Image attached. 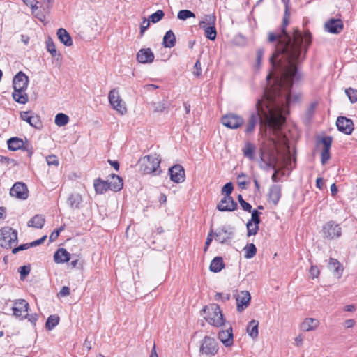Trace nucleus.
I'll list each match as a JSON object with an SVG mask.
<instances>
[{"instance_id":"f257e3e1","label":"nucleus","mask_w":357,"mask_h":357,"mask_svg":"<svg viewBox=\"0 0 357 357\" xmlns=\"http://www.w3.org/2000/svg\"><path fill=\"white\" fill-rule=\"evenodd\" d=\"M289 16L287 2L280 29L268 34L269 43L277 42L269 61L272 66H275L278 62L287 61V66L284 67L286 72H288V68H291V73H295L296 69L292 65L294 61L305 59L307 48L312 43V35L309 31L302 34L298 29H295L292 36L288 33L286 27L289 24Z\"/></svg>"},{"instance_id":"f03ea898","label":"nucleus","mask_w":357,"mask_h":357,"mask_svg":"<svg viewBox=\"0 0 357 357\" xmlns=\"http://www.w3.org/2000/svg\"><path fill=\"white\" fill-rule=\"evenodd\" d=\"M303 59H298L294 61V68L296 70V73H290L291 70L286 72L284 69L287 66V61L278 62L275 66H272L275 70H279V75L273 79V83H271L270 79L271 75L269 74L266 77L268 82L267 86L264 89V92H270L273 93V104L275 103L280 109V112L282 114L284 122L286 119V115L289 114V106L293 102H297L301 99V94H294L293 96L291 94V89L294 83L298 81L301 78V74L298 70V64L302 62ZM290 70V69H289Z\"/></svg>"},{"instance_id":"7ed1b4c3","label":"nucleus","mask_w":357,"mask_h":357,"mask_svg":"<svg viewBox=\"0 0 357 357\" xmlns=\"http://www.w3.org/2000/svg\"><path fill=\"white\" fill-rule=\"evenodd\" d=\"M272 101L273 93L268 91L264 92L262 98L257 100L255 109L250 111L245 123L244 132L246 135L253 134L258 123L275 131L280 130L284 123V118L278 106L275 103L271 105Z\"/></svg>"},{"instance_id":"20e7f679","label":"nucleus","mask_w":357,"mask_h":357,"mask_svg":"<svg viewBox=\"0 0 357 357\" xmlns=\"http://www.w3.org/2000/svg\"><path fill=\"white\" fill-rule=\"evenodd\" d=\"M29 84V77L23 72L17 73L13 79L14 91L12 94L13 99L18 103L25 104L29 98L25 93Z\"/></svg>"},{"instance_id":"39448f33","label":"nucleus","mask_w":357,"mask_h":357,"mask_svg":"<svg viewBox=\"0 0 357 357\" xmlns=\"http://www.w3.org/2000/svg\"><path fill=\"white\" fill-rule=\"evenodd\" d=\"M202 311L206 314L204 319L210 325L219 328L225 324L224 314L218 304L211 303L205 306Z\"/></svg>"},{"instance_id":"423d86ee","label":"nucleus","mask_w":357,"mask_h":357,"mask_svg":"<svg viewBox=\"0 0 357 357\" xmlns=\"http://www.w3.org/2000/svg\"><path fill=\"white\" fill-rule=\"evenodd\" d=\"M161 160L157 154H151L141 158L139 160L140 171L145 174L155 173V175L160 174V167Z\"/></svg>"},{"instance_id":"0eeeda50","label":"nucleus","mask_w":357,"mask_h":357,"mask_svg":"<svg viewBox=\"0 0 357 357\" xmlns=\"http://www.w3.org/2000/svg\"><path fill=\"white\" fill-rule=\"evenodd\" d=\"M17 243V231L10 227L0 229V245L6 249L11 248Z\"/></svg>"},{"instance_id":"6e6552de","label":"nucleus","mask_w":357,"mask_h":357,"mask_svg":"<svg viewBox=\"0 0 357 357\" xmlns=\"http://www.w3.org/2000/svg\"><path fill=\"white\" fill-rule=\"evenodd\" d=\"M271 148L268 149L267 155L264 151H261V160L264 162L268 167L273 169L275 168V165L278 162V155L279 154V150L278 149L277 142L271 139Z\"/></svg>"},{"instance_id":"1a4fd4ad","label":"nucleus","mask_w":357,"mask_h":357,"mask_svg":"<svg viewBox=\"0 0 357 357\" xmlns=\"http://www.w3.org/2000/svg\"><path fill=\"white\" fill-rule=\"evenodd\" d=\"M221 122L228 128L237 129L243 125L244 119L236 114L229 113L222 117Z\"/></svg>"},{"instance_id":"9d476101","label":"nucleus","mask_w":357,"mask_h":357,"mask_svg":"<svg viewBox=\"0 0 357 357\" xmlns=\"http://www.w3.org/2000/svg\"><path fill=\"white\" fill-rule=\"evenodd\" d=\"M218 351L216 340L209 336H205L202 341L199 352L206 355L214 356Z\"/></svg>"},{"instance_id":"9b49d317","label":"nucleus","mask_w":357,"mask_h":357,"mask_svg":"<svg viewBox=\"0 0 357 357\" xmlns=\"http://www.w3.org/2000/svg\"><path fill=\"white\" fill-rule=\"evenodd\" d=\"M323 233L324 238L332 240L341 236L342 229L340 225L331 220L324 225Z\"/></svg>"},{"instance_id":"f8f14e48","label":"nucleus","mask_w":357,"mask_h":357,"mask_svg":"<svg viewBox=\"0 0 357 357\" xmlns=\"http://www.w3.org/2000/svg\"><path fill=\"white\" fill-rule=\"evenodd\" d=\"M109 103L111 104L112 108L121 114L126 112V107L120 98L119 91L114 89L109 91L108 96Z\"/></svg>"},{"instance_id":"ddd939ff","label":"nucleus","mask_w":357,"mask_h":357,"mask_svg":"<svg viewBox=\"0 0 357 357\" xmlns=\"http://www.w3.org/2000/svg\"><path fill=\"white\" fill-rule=\"evenodd\" d=\"M29 303L24 299L16 300L12 307L13 315L20 319H24L28 315Z\"/></svg>"},{"instance_id":"4468645a","label":"nucleus","mask_w":357,"mask_h":357,"mask_svg":"<svg viewBox=\"0 0 357 357\" xmlns=\"http://www.w3.org/2000/svg\"><path fill=\"white\" fill-rule=\"evenodd\" d=\"M10 195L20 199H26L29 196L26 185L22 182L15 183L10 190Z\"/></svg>"},{"instance_id":"2eb2a0df","label":"nucleus","mask_w":357,"mask_h":357,"mask_svg":"<svg viewBox=\"0 0 357 357\" xmlns=\"http://www.w3.org/2000/svg\"><path fill=\"white\" fill-rule=\"evenodd\" d=\"M237 207V203L231 196H224L217 205V209L220 211H234Z\"/></svg>"},{"instance_id":"dca6fc26","label":"nucleus","mask_w":357,"mask_h":357,"mask_svg":"<svg viewBox=\"0 0 357 357\" xmlns=\"http://www.w3.org/2000/svg\"><path fill=\"white\" fill-rule=\"evenodd\" d=\"M343 27V22L340 19L331 18L324 24L325 30L333 34L340 33L342 31Z\"/></svg>"},{"instance_id":"f3484780","label":"nucleus","mask_w":357,"mask_h":357,"mask_svg":"<svg viewBox=\"0 0 357 357\" xmlns=\"http://www.w3.org/2000/svg\"><path fill=\"white\" fill-rule=\"evenodd\" d=\"M336 126L339 131L347 135H350L354 130L352 120L344 116H339L337 118Z\"/></svg>"},{"instance_id":"a211bd4d","label":"nucleus","mask_w":357,"mask_h":357,"mask_svg":"<svg viewBox=\"0 0 357 357\" xmlns=\"http://www.w3.org/2000/svg\"><path fill=\"white\" fill-rule=\"evenodd\" d=\"M251 296L248 291H242L236 295V309L239 312H243L250 304Z\"/></svg>"},{"instance_id":"6ab92c4d","label":"nucleus","mask_w":357,"mask_h":357,"mask_svg":"<svg viewBox=\"0 0 357 357\" xmlns=\"http://www.w3.org/2000/svg\"><path fill=\"white\" fill-rule=\"evenodd\" d=\"M170 178L172 181L179 183L185 180V171L181 165H175L169 169Z\"/></svg>"},{"instance_id":"aec40b11","label":"nucleus","mask_w":357,"mask_h":357,"mask_svg":"<svg viewBox=\"0 0 357 357\" xmlns=\"http://www.w3.org/2000/svg\"><path fill=\"white\" fill-rule=\"evenodd\" d=\"M233 231L227 230L225 227L218 229L214 233L215 241L222 244L229 243L233 237Z\"/></svg>"},{"instance_id":"412c9836","label":"nucleus","mask_w":357,"mask_h":357,"mask_svg":"<svg viewBox=\"0 0 357 357\" xmlns=\"http://www.w3.org/2000/svg\"><path fill=\"white\" fill-rule=\"evenodd\" d=\"M218 339L225 347L231 346L234 342L232 327L229 326L227 330L220 331Z\"/></svg>"},{"instance_id":"4be33fe9","label":"nucleus","mask_w":357,"mask_h":357,"mask_svg":"<svg viewBox=\"0 0 357 357\" xmlns=\"http://www.w3.org/2000/svg\"><path fill=\"white\" fill-rule=\"evenodd\" d=\"M281 195V187L279 185H273L269 189L268 202L271 203L273 206H276Z\"/></svg>"},{"instance_id":"5701e85b","label":"nucleus","mask_w":357,"mask_h":357,"mask_svg":"<svg viewBox=\"0 0 357 357\" xmlns=\"http://www.w3.org/2000/svg\"><path fill=\"white\" fill-rule=\"evenodd\" d=\"M137 59L142 63H151L153 61L154 54L150 48L141 49L137 54Z\"/></svg>"},{"instance_id":"b1692460","label":"nucleus","mask_w":357,"mask_h":357,"mask_svg":"<svg viewBox=\"0 0 357 357\" xmlns=\"http://www.w3.org/2000/svg\"><path fill=\"white\" fill-rule=\"evenodd\" d=\"M22 120L29 123L31 126L38 128L41 126V122L37 115H31V112H22L20 114Z\"/></svg>"},{"instance_id":"393cba45","label":"nucleus","mask_w":357,"mask_h":357,"mask_svg":"<svg viewBox=\"0 0 357 357\" xmlns=\"http://www.w3.org/2000/svg\"><path fill=\"white\" fill-rule=\"evenodd\" d=\"M108 183L109 184L110 190L114 192L121 190L123 185L122 178L115 174H111L110 181H108Z\"/></svg>"},{"instance_id":"a878e982","label":"nucleus","mask_w":357,"mask_h":357,"mask_svg":"<svg viewBox=\"0 0 357 357\" xmlns=\"http://www.w3.org/2000/svg\"><path fill=\"white\" fill-rule=\"evenodd\" d=\"M70 253L64 248H59L54 255V260L57 264H62L70 260Z\"/></svg>"},{"instance_id":"bb28decb","label":"nucleus","mask_w":357,"mask_h":357,"mask_svg":"<svg viewBox=\"0 0 357 357\" xmlns=\"http://www.w3.org/2000/svg\"><path fill=\"white\" fill-rule=\"evenodd\" d=\"M56 34L59 40L66 46L70 47L73 45L72 38L65 29H59Z\"/></svg>"},{"instance_id":"cd10ccee","label":"nucleus","mask_w":357,"mask_h":357,"mask_svg":"<svg viewBox=\"0 0 357 357\" xmlns=\"http://www.w3.org/2000/svg\"><path fill=\"white\" fill-rule=\"evenodd\" d=\"M199 26L204 30V35L208 39L214 40L216 38L217 31L215 26L204 25V22H199Z\"/></svg>"},{"instance_id":"c85d7f7f","label":"nucleus","mask_w":357,"mask_h":357,"mask_svg":"<svg viewBox=\"0 0 357 357\" xmlns=\"http://www.w3.org/2000/svg\"><path fill=\"white\" fill-rule=\"evenodd\" d=\"M319 321L316 319L307 318L301 324V329L303 331H310L316 329Z\"/></svg>"},{"instance_id":"c756f323","label":"nucleus","mask_w":357,"mask_h":357,"mask_svg":"<svg viewBox=\"0 0 357 357\" xmlns=\"http://www.w3.org/2000/svg\"><path fill=\"white\" fill-rule=\"evenodd\" d=\"M8 149L11 151L24 149L26 143L18 137H11L7 141Z\"/></svg>"},{"instance_id":"7c9ffc66","label":"nucleus","mask_w":357,"mask_h":357,"mask_svg":"<svg viewBox=\"0 0 357 357\" xmlns=\"http://www.w3.org/2000/svg\"><path fill=\"white\" fill-rule=\"evenodd\" d=\"M94 188L96 193L103 194L107 191L109 188V184L107 181L102 180L98 178L94 180Z\"/></svg>"},{"instance_id":"2f4dec72","label":"nucleus","mask_w":357,"mask_h":357,"mask_svg":"<svg viewBox=\"0 0 357 357\" xmlns=\"http://www.w3.org/2000/svg\"><path fill=\"white\" fill-rule=\"evenodd\" d=\"M162 45L165 47L172 48L176 45V36L172 30L166 32L163 37Z\"/></svg>"},{"instance_id":"473e14b6","label":"nucleus","mask_w":357,"mask_h":357,"mask_svg":"<svg viewBox=\"0 0 357 357\" xmlns=\"http://www.w3.org/2000/svg\"><path fill=\"white\" fill-rule=\"evenodd\" d=\"M225 268V264L222 257H215L211 262L210 271L213 273H218Z\"/></svg>"},{"instance_id":"72a5a7b5","label":"nucleus","mask_w":357,"mask_h":357,"mask_svg":"<svg viewBox=\"0 0 357 357\" xmlns=\"http://www.w3.org/2000/svg\"><path fill=\"white\" fill-rule=\"evenodd\" d=\"M45 222V220L43 215H36L28 222V226L41 229L43 227Z\"/></svg>"},{"instance_id":"f704fd0d","label":"nucleus","mask_w":357,"mask_h":357,"mask_svg":"<svg viewBox=\"0 0 357 357\" xmlns=\"http://www.w3.org/2000/svg\"><path fill=\"white\" fill-rule=\"evenodd\" d=\"M328 268L333 272L335 277L340 278L342 274V269H340V264L339 261L333 258H330L328 262Z\"/></svg>"},{"instance_id":"c9c22d12","label":"nucleus","mask_w":357,"mask_h":357,"mask_svg":"<svg viewBox=\"0 0 357 357\" xmlns=\"http://www.w3.org/2000/svg\"><path fill=\"white\" fill-rule=\"evenodd\" d=\"M259 321L255 319L251 320L247 326V333L252 338H256L258 336Z\"/></svg>"},{"instance_id":"e433bc0d","label":"nucleus","mask_w":357,"mask_h":357,"mask_svg":"<svg viewBox=\"0 0 357 357\" xmlns=\"http://www.w3.org/2000/svg\"><path fill=\"white\" fill-rule=\"evenodd\" d=\"M82 202V198L79 194H72L68 198V204L71 208H79Z\"/></svg>"},{"instance_id":"4c0bfd02","label":"nucleus","mask_w":357,"mask_h":357,"mask_svg":"<svg viewBox=\"0 0 357 357\" xmlns=\"http://www.w3.org/2000/svg\"><path fill=\"white\" fill-rule=\"evenodd\" d=\"M255 151V146L252 144L250 142H246L244 148L243 149V153L245 158H249L250 160H254V153Z\"/></svg>"},{"instance_id":"58836bf2","label":"nucleus","mask_w":357,"mask_h":357,"mask_svg":"<svg viewBox=\"0 0 357 357\" xmlns=\"http://www.w3.org/2000/svg\"><path fill=\"white\" fill-rule=\"evenodd\" d=\"M59 316H57L56 314L50 315L46 321L45 328L47 330L51 331L55 326H56L59 324Z\"/></svg>"},{"instance_id":"ea45409f","label":"nucleus","mask_w":357,"mask_h":357,"mask_svg":"<svg viewBox=\"0 0 357 357\" xmlns=\"http://www.w3.org/2000/svg\"><path fill=\"white\" fill-rule=\"evenodd\" d=\"M69 121V117L63 113H59L55 116V124L58 126H64Z\"/></svg>"},{"instance_id":"a19ab883","label":"nucleus","mask_w":357,"mask_h":357,"mask_svg":"<svg viewBox=\"0 0 357 357\" xmlns=\"http://www.w3.org/2000/svg\"><path fill=\"white\" fill-rule=\"evenodd\" d=\"M245 251V258L251 259L252 258L257 252V248L253 243H250L247 246L244 248Z\"/></svg>"},{"instance_id":"79ce46f5","label":"nucleus","mask_w":357,"mask_h":357,"mask_svg":"<svg viewBox=\"0 0 357 357\" xmlns=\"http://www.w3.org/2000/svg\"><path fill=\"white\" fill-rule=\"evenodd\" d=\"M177 17L181 20H186L190 17H195V15L191 10H181L178 13Z\"/></svg>"},{"instance_id":"37998d69","label":"nucleus","mask_w":357,"mask_h":357,"mask_svg":"<svg viewBox=\"0 0 357 357\" xmlns=\"http://www.w3.org/2000/svg\"><path fill=\"white\" fill-rule=\"evenodd\" d=\"M164 15V12L162 10H158L155 13L151 14L149 16V20L152 23H157L163 18Z\"/></svg>"},{"instance_id":"c03bdc74","label":"nucleus","mask_w":357,"mask_h":357,"mask_svg":"<svg viewBox=\"0 0 357 357\" xmlns=\"http://www.w3.org/2000/svg\"><path fill=\"white\" fill-rule=\"evenodd\" d=\"M247 230H248V236H250L252 235H255L259 230V225L251 223L250 222H248L247 225Z\"/></svg>"},{"instance_id":"a18cd8bd","label":"nucleus","mask_w":357,"mask_h":357,"mask_svg":"<svg viewBox=\"0 0 357 357\" xmlns=\"http://www.w3.org/2000/svg\"><path fill=\"white\" fill-rule=\"evenodd\" d=\"M345 93L348 96L349 100L354 103L357 101V90L352 88H349L345 90Z\"/></svg>"},{"instance_id":"49530a36","label":"nucleus","mask_w":357,"mask_h":357,"mask_svg":"<svg viewBox=\"0 0 357 357\" xmlns=\"http://www.w3.org/2000/svg\"><path fill=\"white\" fill-rule=\"evenodd\" d=\"M216 21V17L215 15H206L204 17V20L201 22H204V25L206 26H215Z\"/></svg>"},{"instance_id":"de8ad7c7","label":"nucleus","mask_w":357,"mask_h":357,"mask_svg":"<svg viewBox=\"0 0 357 357\" xmlns=\"http://www.w3.org/2000/svg\"><path fill=\"white\" fill-rule=\"evenodd\" d=\"M251 213H252V216H251V219L248 220V222H250L251 223H254V224H256V225H259L260 223V214L261 213H259L257 210H253V211H251Z\"/></svg>"},{"instance_id":"09e8293b","label":"nucleus","mask_w":357,"mask_h":357,"mask_svg":"<svg viewBox=\"0 0 357 357\" xmlns=\"http://www.w3.org/2000/svg\"><path fill=\"white\" fill-rule=\"evenodd\" d=\"M154 112H162L167 107V102H158L153 104Z\"/></svg>"},{"instance_id":"8fccbe9b","label":"nucleus","mask_w":357,"mask_h":357,"mask_svg":"<svg viewBox=\"0 0 357 357\" xmlns=\"http://www.w3.org/2000/svg\"><path fill=\"white\" fill-rule=\"evenodd\" d=\"M47 51L51 54L52 56H55L57 54L56 47L52 40H48L47 41Z\"/></svg>"},{"instance_id":"3c124183","label":"nucleus","mask_w":357,"mask_h":357,"mask_svg":"<svg viewBox=\"0 0 357 357\" xmlns=\"http://www.w3.org/2000/svg\"><path fill=\"white\" fill-rule=\"evenodd\" d=\"M234 189L233 184L231 182L227 183L222 189V194H225V196H231Z\"/></svg>"},{"instance_id":"603ef678","label":"nucleus","mask_w":357,"mask_h":357,"mask_svg":"<svg viewBox=\"0 0 357 357\" xmlns=\"http://www.w3.org/2000/svg\"><path fill=\"white\" fill-rule=\"evenodd\" d=\"M321 142L324 146L323 149L330 150L332 144V138L329 136L324 137L321 139Z\"/></svg>"},{"instance_id":"864d4df0","label":"nucleus","mask_w":357,"mask_h":357,"mask_svg":"<svg viewBox=\"0 0 357 357\" xmlns=\"http://www.w3.org/2000/svg\"><path fill=\"white\" fill-rule=\"evenodd\" d=\"M30 266H23L19 268V273L20 274L21 280H23L24 278H26V275H29V273H30Z\"/></svg>"},{"instance_id":"5fc2aeb1","label":"nucleus","mask_w":357,"mask_h":357,"mask_svg":"<svg viewBox=\"0 0 357 357\" xmlns=\"http://www.w3.org/2000/svg\"><path fill=\"white\" fill-rule=\"evenodd\" d=\"M46 161L48 165L57 166L59 165L58 158L54 155H50L46 157Z\"/></svg>"},{"instance_id":"6e6d98bb","label":"nucleus","mask_w":357,"mask_h":357,"mask_svg":"<svg viewBox=\"0 0 357 357\" xmlns=\"http://www.w3.org/2000/svg\"><path fill=\"white\" fill-rule=\"evenodd\" d=\"M321 163L325 165L326 162L330 159V150L323 149L321 153Z\"/></svg>"},{"instance_id":"4d7b16f0","label":"nucleus","mask_w":357,"mask_h":357,"mask_svg":"<svg viewBox=\"0 0 357 357\" xmlns=\"http://www.w3.org/2000/svg\"><path fill=\"white\" fill-rule=\"evenodd\" d=\"M245 177L246 176L245 174H241L238 176V183L239 187H241V188H245L247 184V182L245 180Z\"/></svg>"},{"instance_id":"13d9d810","label":"nucleus","mask_w":357,"mask_h":357,"mask_svg":"<svg viewBox=\"0 0 357 357\" xmlns=\"http://www.w3.org/2000/svg\"><path fill=\"white\" fill-rule=\"evenodd\" d=\"M150 22H151L149 21V20H146L145 18L144 19V20L142 21V22L141 24V26H140V35L141 36H143L145 31L149 28V26L150 25Z\"/></svg>"},{"instance_id":"bf43d9fd","label":"nucleus","mask_w":357,"mask_h":357,"mask_svg":"<svg viewBox=\"0 0 357 357\" xmlns=\"http://www.w3.org/2000/svg\"><path fill=\"white\" fill-rule=\"evenodd\" d=\"M31 247V243H24L22 245H20L18 247L14 248L12 250V252L13 254H16L19 251L26 250Z\"/></svg>"},{"instance_id":"052dcab7","label":"nucleus","mask_w":357,"mask_h":357,"mask_svg":"<svg viewBox=\"0 0 357 357\" xmlns=\"http://www.w3.org/2000/svg\"><path fill=\"white\" fill-rule=\"evenodd\" d=\"M214 233L215 232H213V230L211 229L210 231L209 234H208V236H207V238H206V241L205 243V248H204L205 252L207 250L210 243H211V241L213 240V237L215 236Z\"/></svg>"},{"instance_id":"680f3d73","label":"nucleus","mask_w":357,"mask_h":357,"mask_svg":"<svg viewBox=\"0 0 357 357\" xmlns=\"http://www.w3.org/2000/svg\"><path fill=\"white\" fill-rule=\"evenodd\" d=\"M26 318L28 319V321H30L33 326H35L36 324V321L38 319V314L36 313L31 314H28V315Z\"/></svg>"},{"instance_id":"e2e57ef3","label":"nucleus","mask_w":357,"mask_h":357,"mask_svg":"<svg viewBox=\"0 0 357 357\" xmlns=\"http://www.w3.org/2000/svg\"><path fill=\"white\" fill-rule=\"evenodd\" d=\"M70 294V288L68 287L64 286L61 288L60 291L58 294V296L65 297Z\"/></svg>"},{"instance_id":"0e129e2a","label":"nucleus","mask_w":357,"mask_h":357,"mask_svg":"<svg viewBox=\"0 0 357 357\" xmlns=\"http://www.w3.org/2000/svg\"><path fill=\"white\" fill-rule=\"evenodd\" d=\"M264 56V50L259 49L257 52V66H260Z\"/></svg>"},{"instance_id":"69168bd1","label":"nucleus","mask_w":357,"mask_h":357,"mask_svg":"<svg viewBox=\"0 0 357 357\" xmlns=\"http://www.w3.org/2000/svg\"><path fill=\"white\" fill-rule=\"evenodd\" d=\"M310 273L312 278H317L319 275V270L316 266H312L310 270Z\"/></svg>"},{"instance_id":"338daca9","label":"nucleus","mask_w":357,"mask_h":357,"mask_svg":"<svg viewBox=\"0 0 357 357\" xmlns=\"http://www.w3.org/2000/svg\"><path fill=\"white\" fill-rule=\"evenodd\" d=\"M195 68L196 69L195 71H194V75L197 77H199L201 75L202 69H201V63L199 60H197L195 64Z\"/></svg>"},{"instance_id":"774afa93","label":"nucleus","mask_w":357,"mask_h":357,"mask_svg":"<svg viewBox=\"0 0 357 357\" xmlns=\"http://www.w3.org/2000/svg\"><path fill=\"white\" fill-rule=\"evenodd\" d=\"M240 205L244 211L250 212V213L251 212L252 206L248 202H247L245 201L241 202Z\"/></svg>"}]
</instances>
